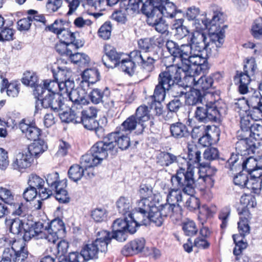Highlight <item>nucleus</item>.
Listing matches in <instances>:
<instances>
[{"label": "nucleus", "mask_w": 262, "mask_h": 262, "mask_svg": "<svg viewBox=\"0 0 262 262\" xmlns=\"http://www.w3.org/2000/svg\"><path fill=\"white\" fill-rule=\"evenodd\" d=\"M52 73L55 79L58 83L63 82L70 79L71 72L66 68H61L58 67V70H52Z\"/></svg>", "instance_id": "obj_52"}, {"label": "nucleus", "mask_w": 262, "mask_h": 262, "mask_svg": "<svg viewBox=\"0 0 262 262\" xmlns=\"http://www.w3.org/2000/svg\"><path fill=\"white\" fill-rule=\"evenodd\" d=\"M28 217L20 219L16 218L15 219H5V224L7 227L9 228L11 232L14 234H18L19 233L24 232L25 233V225L27 223Z\"/></svg>", "instance_id": "obj_29"}, {"label": "nucleus", "mask_w": 262, "mask_h": 262, "mask_svg": "<svg viewBox=\"0 0 262 262\" xmlns=\"http://www.w3.org/2000/svg\"><path fill=\"white\" fill-rule=\"evenodd\" d=\"M240 118L241 130L237 132V137H243V135L250 136V129L253 124L251 118L248 115L247 112H245L243 114L241 112Z\"/></svg>", "instance_id": "obj_34"}, {"label": "nucleus", "mask_w": 262, "mask_h": 262, "mask_svg": "<svg viewBox=\"0 0 262 262\" xmlns=\"http://www.w3.org/2000/svg\"><path fill=\"white\" fill-rule=\"evenodd\" d=\"M159 208L164 220L167 216L171 217L174 215L178 216L181 214V209L179 205L173 206L167 203L160 206Z\"/></svg>", "instance_id": "obj_38"}, {"label": "nucleus", "mask_w": 262, "mask_h": 262, "mask_svg": "<svg viewBox=\"0 0 262 262\" xmlns=\"http://www.w3.org/2000/svg\"><path fill=\"white\" fill-rule=\"evenodd\" d=\"M70 100L73 102L72 106H76L78 110H82V105L88 104V101L85 98L86 93L84 90L79 88L70 91L68 94Z\"/></svg>", "instance_id": "obj_25"}, {"label": "nucleus", "mask_w": 262, "mask_h": 262, "mask_svg": "<svg viewBox=\"0 0 262 262\" xmlns=\"http://www.w3.org/2000/svg\"><path fill=\"white\" fill-rule=\"evenodd\" d=\"M192 188L193 192L192 193H187L185 192L184 190L183 187L181 186H174L172 184L173 188H170L169 190L168 193L167 195L166 201L168 203L171 204L173 206L179 205L178 203L182 202V194L181 189L183 191L184 193L187 194L188 195H192L194 193L195 189H194V180L193 178V176H192Z\"/></svg>", "instance_id": "obj_20"}, {"label": "nucleus", "mask_w": 262, "mask_h": 262, "mask_svg": "<svg viewBox=\"0 0 262 262\" xmlns=\"http://www.w3.org/2000/svg\"><path fill=\"white\" fill-rule=\"evenodd\" d=\"M52 245L50 247V251L55 257H61L63 256L68 251L69 244L64 240H61L55 245V243H52Z\"/></svg>", "instance_id": "obj_41"}, {"label": "nucleus", "mask_w": 262, "mask_h": 262, "mask_svg": "<svg viewBox=\"0 0 262 262\" xmlns=\"http://www.w3.org/2000/svg\"><path fill=\"white\" fill-rule=\"evenodd\" d=\"M213 83V78L211 76H202L198 79L196 89L198 90H206L211 88Z\"/></svg>", "instance_id": "obj_60"}, {"label": "nucleus", "mask_w": 262, "mask_h": 262, "mask_svg": "<svg viewBox=\"0 0 262 262\" xmlns=\"http://www.w3.org/2000/svg\"><path fill=\"white\" fill-rule=\"evenodd\" d=\"M145 240L143 238L135 239L129 244L124 246L122 250V253L125 256L137 254L142 251L145 247Z\"/></svg>", "instance_id": "obj_26"}, {"label": "nucleus", "mask_w": 262, "mask_h": 262, "mask_svg": "<svg viewBox=\"0 0 262 262\" xmlns=\"http://www.w3.org/2000/svg\"><path fill=\"white\" fill-rule=\"evenodd\" d=\"M129 57L146 72H150L155 69V64L158 59L156 52H140L134 50L129 54Z\"/></svg>", "instance_id": "obj_9"}, {"label": "nucleus", "mask_w": 262, "mask_h": 262, "mask_svg": "<svg viewBox=\"0 0 262 262\" xmlns=\"http://www.w3.org/2000/svg\"><path fill=\"white\" fill-rule=\"evenodd\" d=\"M55 79H46L43 81V84L37 85L33 91L35 97H43L44 94L49 95L60 92L61 85Z\"/></svg>", "instance_id": "obj_18"}, {"label": "nucleus", "mask_w": 262, "mask_h": 262, "mask_svg": "<svg viewBox=\"0 0 262 262\" xmlns=\"http://www.w3.org/2000/svg\"><path fill=\"white\" fill-rule=\"evenodd\" d=\"M224 20L223 14L220 11L213 10V16L211 19L206 18L202 20V23L204 27L206 29H211V27L220 26V23H222Z\"/></svg>", "instance_id": "obj_43"}, {"label": "nucleus", "mask_w": 262, "mask_h": 262, "mask_svg": "<svg viewBox=\"0 0 262 262\" xmlns=\"http://www.w3.org/2000/svg\"><path fill=\"white\" fill-rule=\"evenodd\" d=\"M240 161H241V169L237 168L236 170H234L233 171H236L243 169V170H246L249 173H251L254 171L260 170L262 166L258 164L256 159L253 158L252 156L243 162L242 160Z\"/></svg>", "instance_id": "obj_40"}, {"label": "nucleus", "mask_w": 262, "mask_h": 262, "mask_svg": "<svg viewBox=\"0 0 262 262\" xmlns=\"http://www.w3.org/2000/svg\"><path fill=\"white\" fill-rule=\"evenodd\" d=\"M144 125L139 122L135 116H132L126 119L121 124L119 128L120 131L126 132V134L130 133L132 130L136 129V133L141 134L144 129Z\"/></svg>", "instance_id": "obj_24"}, {"label": "nucleus", "mask_w": 262, "mask_h": 262, "mask_svg": "<svg viewBox=\"0 0 262 262\" xmlns=\"http://www.w3.org/2000/svg\"><path fill=\"white\" fill-rule=\"evenodd\" d=\"M129 59H122L120 62V69L129 76H132L136 69V62L129 56Z\"/></svg>", "instance_id": "obj_47"}, {"label": "nucleus", "mask_w": 262, "mask_h": 262, "mask_svg": "<svg viewBox=\"0 0 262 262\" xmlns=\"http://www.w3.org/2000/svg\"><path fill=\"white\" fill-rule=\"evenodd\" d=\"M109 94L107 88H105L103 91L99 89H94L90 93L89 97L93 103L98 104L102 102L104 98L107 97Z\"/></svg>", "instance_id": "obj_45"}, {"label": "nucleus", "mask_w": 262, "mask_h": 262, "mask_svg": "<svg viewBox=\"0 0 262 262\" xmlns=\"http://www.w3.org/2000/svg\"><path fill=\"white\" fill-rule=\"evenodd\" d=\"M176 163L179 168L176 174L171 178V182L174 186H182L185 192H193V169L189 165L187 160L181 156H176L168 152H161L157 157V163L162 166H168Z\"/></svg>", "instance_id": "obj_2"}, {"label": "nucleus", "mask_w": 262, "mask_h": 262, "mask_svg": "<svg viewBox=\"0 0 262 262\" xmlns=\"http://www.w3.org/2000/svg\"><path fill=\"white\" fill-rule=\"evenodd\" d=\"M128 217L131 224L132 234L136 232L137 227L146 225L148 222V213L140 210H137L133 213L132 212Z\"/></svg>", "instance_id": "obj_23"}, {"label": "nucleus", "mask_w": 262, "mask_h": 262, "mask_svg": "<svg viewBox=\"0 0 262 262\" xmlns=\"http://www.w3.org/2000/svg\"><path fill=\"white\" fill-rule=\"evenodd\" d=\"M12 209V214L18 215L23 219L27 217V208L25 204L21 202L15 203L13 202L12 204L9 205Z\"/></svg>", "instance_id": "obj_59"}, {"label": "nucleus", "mask_w": 262, "mask_h": 262, "mask_svg": "<svg viewBox=\"0 0 262 262\" xmlns=\"http://www.w3.org/2000/svg\"><path fill=\"white\" fill-rule=\"evenodd\" d=\"M48 145L46 142L41 139L34 141L33 143L30 144L28 147L27 151L28 154H30L31 157H33L37 158L42 153L47 150Z\"/></svg>", "instance_id": "obj_32"}, {"label": "nucleus", "mask_w": 262, "mask_h": 262, "mask_svg": "<svg viewBox=\"0 0 262 262\" xmlns=\"http://www.w3.org/2000/svg\"><path fill=\"white\" fill-rule=\"evenodd\" d=\"M105 55L103 56L102 60L103 64L108 68H114L120 65L122 56L124 54L118 53L112 46L106 45L104 47Z\"/></svg>", "instance_id": "obj_19"}, {"label": "nucleus", "mask_w": 262, "mask_h": 262, "mask_svg": "<svg viewBox=\"0 0 262 262\" xmlns=\"http://www.w3.org/2000/svg\"><path fill=\"white\" fill-rule=\"evenodd\" d=\"M33 159L31 157L30 154L26 151L18 153L13 160L11 164L12 168L21 171L27 169L31 166Z\"/></svg>", "instance_id": "obj_22"}, {"label": "nucleus", "mask_w": 262, "mask_h": 262, "mask_svg": "<svg viewBox=\"0 0 262 262\" xmlns=\"http://www.w3.org/2000/svg\"><path fill=\"white\" fill-rule=\"evenodd\" d=\"M182 68H179L177 63L166 68V70L161 72L158 77V84L164 87V89L169 90L174 86L179 88L177 84L181 80L180 72L183 71Z\"/></svg>", "instance_id": "obj_6"}, {"label": "nucleus", "mask_w": 262, "mask_h": 262, "mask_svg": "<svg viewBox=\"0 0 262 262\" xmlns=\"http://www.w3.org/2000/svg\"><path fill=\"white\" fill-rule=\"evenodd\" d=\"M56 35L60 42L72 45V46H74L75 49H77L83 46V41L76 39V33L72 32L68 28L61 30Z\"/></svg>", "instance_id": "obj_21"}, {"label": "nucleus", "mask_w": 262, "mask_h": 262, "mask_svg": "<svg viewBox=\"0 0 262 262\" xmlns=\"http://www.w3.org/2000/svg\"><path fill=\"white\" fill-rule=\"evenodd\" d=\"M156 199H141L138 202V210H142L148 213L152 208L156 206Z\"/></svg>", "instance_id": "obj_62"}, {"label": "nucleus", "mask_w": 262, "mask_h": 262, "mask_svg": "<svg viewBox=\"0 0 262 262\" xmlns=\"http://www.w3.org/2000/svg\"><path fill=\"white\" fill-rule=\"evenodd\" d=\"M122 131H117L115 133H112L110 134H114L115 141H114V153H116L117 148L116 145L122 150L126 149L130 145V139L126 135H124L121 133Z\"/></svg>", "instance_id": "obj_36"}, {"label": "nucleus", "mask_w": 262, "mask_h": 262, "mask_svg": "<svg viewBox=\"0 0 262 262\" xmlns=\"http://www.w3.org/2000/svg\"><path fill=\"white\" fill-rule=\"evenodd\" d=\"M116 207L118 212L124 216H129L133 211V203L129 197H120L116 202Z\"/></svg>", "instance_id": "obj_30"}, {"label": "nucleus", "mask_w": 262, "mask_h": 262, "mask_svg": "<svg viewBox=\"0 0 262 262\" xmlns=\"http://www.w3.org/2000/svg\"><path fill=\"white\" fill-rule=\"evenodd\" d=\"M170 130L172 137L180 139L188 134L187 127L181 122H177L170 125Z\"/></svg>", "instance_id": "obj_42"}, {"label": "nucleus", "mask_w": 262, "mask_h": 262, "mask_svg": "<svg viewBox=\"0 0 262 262\" xmlns=\"http://www.w3.org/2000/svg\"><path fill=\"white\" fill-rule=\"evenodd\" d=\"M237 137L238 141L236 143L235 149L237 154H232L228 159L226 167L230 170H236L237 168L241 169V161H239V155H250L258 152L259 142L254 140L250 136Z\"/></svg>", "instance_id": "obj_3"}, {"label": "nucleus", "mask_w": 262, "mask_h": 262, "mask_svg": "<svg viewBox=\"0 0 262 262\" xmlns=\"http://www.w3.org/2000/svg\"><path fill=\"white\" fill-rule=\"evenodd\" d=\"M198 172L199 175V178L204 177H211L216 172V169L211 167L208 164L200 163V166L197 168Z\"/></svg>", "instance_id": "obj_58"}, {"label": "nucleus", "mask_w": 262, "mask_h": 262, "mask_svg": "<svg viewBox=\"0 0 262 262\" xmlns=\"http://www.w3.org/2000/svg\"><path fill=\"white\" fill-rule=\"evenodd\" d=\"M76 106H72L71 108L68 106V108L64 110H60L62 112L59 113V117L62 122L69 123L73 122L77 123L76 122L78 117L80 115L81 111L76 108Z\"/></svg>", "instance_id": "obj_31"}, {"label": "nucleus", "mask_w": 262, "mask_h": 262, "mask_svg": "<svg viewBox=\"0 0 262 262\" xmlns=\"http://www.w3.org/2000/svg\"><path fill=\"white\" fill-rule=\"evenodd\" d=\"M169 0H154L149 1V4H144L146 8L151 6L150 8L151 11L161 16H164L166 17L173 18L176 14L180 12L178 10L174 4L168 1Z\"/></svg>", "instance_id": "obj_11"}, {"label": "nucleus", "mask_w": 262, "mask_h": 262, "mask_svg": "<svg viewBox=\"0 0 262 262\" xmlns=\"http://www.w3.org/2000/svg\"><path fill=\"white\" fill-rule=\"evenodd\" d=\"M47 233V241L50 243H55L59 238L62 237L65 233V227L63 221L56 219L52 221L45 228Z\"/></svg>", "instance_id": "obj_16"}, {"label": "nucleus", "mask_w": 262, "mask_h": 262, "mask_svg": "<svg viewBox=\"0 0 262 262\" xmlns=\"http://www.w3.org/2000/svg\"><path fill=\"white\" fill-rule=\"evenodd\" d=\"M182 226L183 232L186 236H192L198 233V229L192 220H186L182 223Z\"/></svg>", "instance_id": "obj_50"}, {"label": "nucleus", "mask_w": 262, "mask_h": 262, "mask_svg": "<svg viewBox=\"0 0 262 262\" xmlns=\"http://www.w3.org/2000/svg\"><path fill=\"white\" fill-rule=\"evenodd\" d=\"M15 194L10 189L0 187V200L8 205L12 204L14 201Z\"/></svg>", "instance_id": "obj_61"}, {"label": "nucleus", "mask_w": 262, "mask_h": 262, "mask_svg": "<svg viewBox=\"0 0 262 262\" xmlns=\"http://www.w3.org/2000/svg\"><path fill=\"white\" fill-rule=\"evenodd\" d=\"M35 113H37L42 107H50L54 111L59 112L68 108V105L64 103V99L61 95L58 94H49L43 97H35Z\"/></svg>", "instance_id": "obj_8"}, {"label": "nucleus", "mask_w": 262, "mask_h": 262, "mask_svg": "<svg viewBox=\"0 0 262 262\" xmlns=\"http://www.w3.org/2000/svg\"><path fill=\"white\" fill-rule=\"evenodd\" d=\"M246 236H243L239 233L238 234H233L232 236L235 247L233 250V254L236 256L239 255L243 250L245 249L248 246V244L244 240Z\"/></svg>", "instance_id": "obj_44"}, {"label": "nucleus", "mask_w": 262, "mask_h": 262, "mask_svg": "<svg viewBox=\"0 0 262 262\" xmlns=\"http://www.w3.org/2000/svg\"><path fill=\"white\" fill-rule=\"evenodd\" d=\"M82 78V83H85L89 86L90 83L94 84L99 80L100 74L95 68L87 69L83 72Z\"/></svg>", "instance_id": "obj_37"}, {"label": "nucleus", "mask_w": 262, "mask_h": 262, "mask_svg": "<svg viewBox=\"0 0 262 262\" xmlns=\"http://www.w3.org/2000/svg\"><path fill=\"white\" fill-rule=\"evenodd\" d=\"M131 224L128 217H125L124 219H118L116 220L112 225L113 231L119 230H127L130 233Z\"/></svg>", "instance_id": "obj_55"}, {"label": "nucleus", "mask_w": 262, "mask_h": 262, "mask_svg": "<svg viewBox=\"0 0 262 262\" xmlns=\"http://www.w3.org/2000/svg\"><path fill=\"white\" fill-rule=\"evenodd\" d=\"M173 63H177L179 68H183V71H180L181 80L186 83L188 87H195L196 85L198 76L201 72H204L208 69V63H194L189 62V59L187 61H184L182 58H177V56H172Z\"/></svg>", "instance_id": "obj_4"}, {"label": "nucleus", "mask_w": 262, "mask_h": 262, "mask_svg": "<svg viewBox=\"0 0 262 262\" xmlns=\"http://www.w3.org/2000/svg\"><path fill=\"white\" fill-rule=\"evenodd\" d=\"M146 5H144L143 8V14L147 17V24L154 27L155 30L161 33L166 32L168 29V25L166 23L165 20L162 18V16L158 15L151 11L150 8L151 6H149L148 8H146Z\"/></svg>", "instance_id": "obj_15"}, {"label": "nucleus", "mask_w": 262, "mask_h": 262, "mask_svg": "<svg viewBox=\"0 0 262 262\" xmlns=\"http://www.w3.org/2000/svg\"><path fill=\"white\" fill-rule=\"evenodd\" d=\"M7 90V94L8 96L11 97H17L18 95L19 90L18 85L15 82H12L8 84L7 79H3L2 83V88L1 89V93Z\"/></svg>", "instance_id": "obj_46"}, {"label": "nucleus", "mask_w": 262, "mask_h": 262, "mask_svg": "<svg viewBox=\"0 0 262 262\" xmlns=\"http://www.w3.org/2000/svg\"><path fill=\"white\" fill-rule=\"evenodd\" d=\"M148 221L154 223L157 226H161L164 221V217L162 215L159 208L156 206L152 207L151 210L148 213Z\"/></svg>", "instance_id": "obj_48"}, {"label": "nucleus", "mask_w": 262, "mask_h": 262, "mask_svg": "<svg viewBox=\"0 0 262 262\" xmlns=\"http://www.w3.org/2000/svg\"><path fill=\"white\" fill-rule=\"evenodd\" d=\"M25 227L26 228L24 234L25 241H29L33 237L36 239L44 238L47 240V233L43 224L41 222L34 223L31 219H28Z\"/></svg>", "instance_id": "obj_13"}, {"label": "nucleus", "mask_w": 262, "mask_h": 262, "mask_svg": "<svg viewBox=\"0 0 262 262\" xmlns=\"http://www.w3.org/2000/svg\"><path fill=\"white\" fill-rule=\"evenodd\" d=\"M102 161L99 159L98 156L92 153L90 149L89 152L83 155L81 158L80 164L84 167L85 171L93 172V168L97 166Z\"/></svg>", "instance_id": "obj_28"}, {"label": "nucleus", "mask_w": 262, "mask_h": 262, "mask_svg": "<svg viewBox=\"0 0 262 262\" xmlns=\"http://www.w3.org/2000/svg\"><path fill=\"white\" fill-rule=\"evenodd\" d=\"M12 251L11 259L13 262H28L29 252L24 241H14L11 248H6Z\"/></svg>", "instance_id": "obj_17"}, {"label": "nucleus", "mask_w": 262, "mask_h": 262, "mask_svg": "<svg viewBox=\"0 0 262 262\" xmlns=\"http://www.w3.org/2000/svg\"><path fill=\"white\" fill-rule=\"evenodd\" d=\"M46 180L49 188L52 190L57 189L60 185H64L66 182L59 180V174L57 172H54L47 175Z\"/></svg>", "instance_id": "obj_49"}, {"label": "nucleus", "mask_w": 262, "mask_h": 262, "mask_svg": "<svg viewBox=\"0 0 262 262\" xmlns=\"http://www.w3.org/2000/svg\"><path fill=\"white\" fill-rule=\"evenodd\" d=\"M110 234L106 230L99 231L97 233L96 239L91 243L85 245L81 251V253L85 261L98 258L99 252H105L107 245L110 243Z\"/></svg>", "instance_id": "obj_5"}, {"label": "nucleus", "mask_w": 262, "mask_h": 262, "mask_svg": "<svg viewBox=\"0 0 262 262\" xmlns=\"http://www.w3.org/2000/svg\"><path fill=\"white\" fill-rule=\"evenodd\" d=\"M135 116L137 119L143 124V122L149 120L150 116L148 107L145 105H141L138 107L136 110Z\"/></svg>", "instance_id": "obj_63"}, {"label": "nucleus", "mask_w": 262, "mask_h": 262, "mask_svg": "<svg viewBox=\"0 0 262 262\" xmlns=\"http://www.w3.org/2000/svg\"><path fill=\"white\" fill-rule=\"evenodd\" d=\"M80 115L76 121L77 123H82L84 127L89 130H94L98 137L103 135V128L99 126V123L96 120L97 111L93 107L85 110H81Z\"/></svg>", "instance_id": "obj_10"}, {"label": "nucleus", "mask_w": 262, "mask_h": 262, "mask_svg": "<svg viewBox=\"0 0 262 262\" xmlns=\"http://www.w3.org/2000/svg\"><path fill=\"white\" fill-rule=\"evenodd\" d=\"M224 34L220 32L216 33H212L204 49L203 56L207 59L210 56H216L219 53V49L222 46L224 42Z\"/></svg>", "instance_id": "obj_14"}, {"label": "nucleus", "mask_w": 262, "mask_h": 262, "mask_svg": "<svg viewBox=\"0 0 262 262\" xmlns=\"http://www.w3.org/2000/svg\"><path fill=\"white\" fill-rule=\"evenodd\" d=\"M45 184L44 180L39 176L32 173L29 175L28 179V184L29 186L36 189L41 188Z\"/></svg>", "instance_id": "obj_64"}, {"label": "nucleus", "mask_w": 262, "mask_h": 262, "mask_svg": "<svg viewBox=\"0 0 262 262\" xmlns=\"http://www.w3.org/2000/svg\"><path fill=\"white\" fill-rule=\"evenodd\" d=\"M252 75H249L244 72H241L237 74L235 77V80L239 82L238 87L239 92L242 94L248 93L249 89V84L251 80Z\"/></svg>", "instance_id": "obj_39"}, {"label": "nucleus", "mask_w": 262, "mask_h": 262, "mask_svg": "<svg viewBox=\"0 0 262 262\" xmlns=\"http://www.w3.org/2000/svg\"><path fill=\"white\" fill-rule=\"evenodd\" d=\"M69 57L72 62L78 64L79 66H87L90 61V58L88 55L83 53H75L73 54L72 51Z\"/></svg>", "instance_id": "obj_51"}, {"label": "nucleus", "mask_w": 262, "mask_h": 262, "mask_svg": "<svg viewBox=\"0 0 262 262\" xmlns=\"http://www.w3.org/2000/svg\"><path fill=\"white\" fill-rule=\"evenodd\" d=\"M219 102H207L203 106H197L194 113V118L199 122L206 123L216 121L222 114V110L218 108Z\"/></svg>", "instance_id": "obj_7"}, {"label": "nucleus", "mask_w": 262, "mask_h": 262, "mask_svg": "<svg viewBox=\"0 0 262 262\" xmlns=\"http://www.w3.org/2000/svg\"><path fill=\"white\" fill-rule=\"evenodd\" d=\"M201 152L197 146L194 145H189L188 149V157L192 163H198L200 165Z\"/></svg>", "instance_id": "obj_57"}, {"label": "nucleus", "mask_w": 262, "mask_h": 262, "mask_svg": "<svg viewBox=\"0 0 262 262\" xmlns=\"http://www.w3.org/2000/svg\"><path fill=\"white\" fill-rule=\"evenodd\" d=\"M114 136V134H108L104 138L103 141L95 143L91 148L92 153L98 156L102 161L107 157L108 153L115 154L113 144L115 141Z\"/></svg>", "instance_id": "obj_12"}, {"label": "nucleus", "mask_w": 262, "mask_h": 262, "mask_svg": "<svg viewBox=\"0 0 262 262\" xmlns=\"http://www.w3.org/2000/svg\"><path fill=\"white\" fill-rule=\"evenodd\" d=\"M68 174L69 178L74 182L78 181L83 176L91 178L94 175L92 171H85L84 167L81 165H73L71 166L68 171Z\"/></svg>", "instance_id": "obj_27"}, {"label": "nucleus", "mask_w": 262, "mask_h": 262, "mask_svg": "<svg viewBox=\"0 0 262 262\" xmlns=\"http://www.w3.org/2000/svg\"><path fill=\"white\" fill-rule=\"evenodd\" d=\"M239 213L241 216L239 221L238 222V231L243 236H246L250 232V227L248 221V219L250 217V213L245 207L242 209V211Z\"/></svg>", "instance_id": "obj_33"}, {"label": "nucleus", "mask_w": 262, "mask_h": 262, "mask_svg": "<svg viewBox=\"0 0 262 262\" xmlns=\"http://www.w3.org/2000/svg\"><path fill=\"white\" fill-rule=\"evenodd\" d=\"M38 81V78L36 74L30 71L25 72L21 79V82L24 84L35 88L37 85H39L37 84Z\"/></svg>", "instance_id": "obj_53"}, {"label": "nucleus", "mask_w": 262, "mask_h": 262, "mask_svg": "<svg viewBox=\"0 0 262 262\" xmlns=\"http://www.w3.org/2000/svg\"><path fill=\"white\" fill-rule=\"evenodd\" d=\"M203 98L198 90H194L186 94V103L189 105H193L202 103Z\"/></svg>", "instance_id": "obj_56"}, {"label": "nucleus", "mask_w": 262, "mask_h": 262, "mask_svg": "<svg viewBox=\"0 0 262 262\" xmlns=\"http://www.w3.org/2000/svg\"><path fill=\"white\" fill-rule=\"evenodd\" d=\"M209 36L204 31H195L189 38V43L179 45L169 40L166 42V46L172 56L180 57L184 61L189 59V62L195 64L207 63L203 53Z\"/></svg>", "instance_id": "obj_1"}, {"label": "nucleus", "mask_w": 262, "mask_h": 262, "mask_svg": "<svg viewBox=\"0 0 262 262\" xmlns=\"http://www.w3.org/2000/svg\"><path fill=\"white\" fill-rule=\"evenodd\" d=\"M19 128L29 140L37 141L36 139L40 135V129L34 125L21 122L19 124Z\"/></svg>", "instance_id": "obj_35"}, {"label": "nucleus", "mask_w": 262, "mask_h": 262, "mask_svg": "<svg viewBox=\"0 0 262 262\" xmlns=\"http://www.w3.org/2000/svg\"><path fill=\"white\" fill-rule=\"evenodd\" d=\"M67 186L66 182L64 185H60L57 189L53 190L56 192L55 198L59 203H67L70 201V197L65 188Z\"/></svg>", "instance_id": "obj_54"}]
</instances>
